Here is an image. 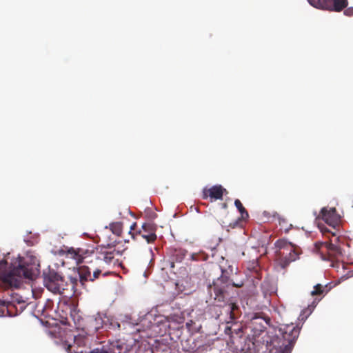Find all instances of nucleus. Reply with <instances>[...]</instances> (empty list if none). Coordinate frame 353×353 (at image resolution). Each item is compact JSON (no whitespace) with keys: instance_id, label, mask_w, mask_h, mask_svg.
Listing matches in <instances>:
<instances>
[{"instance_id":"1","label":"nucleus","mask_w":353,"mask_h":353,"mask_svg":"<svg viewBox=\"0 0 353 353\" xmlns=\"http://www.w3.org/2000/svg\"><path fill=\"white\" fill-rule=\"evenodd\" d=\"M321 216L322 220L329 226L331 229L327 228L326 226L319 223L318 226L323 235L327 234H331L329 241H318L314 244L315 249L321 254V259L325 261L331 262V266L339 269L340 266L344 269L345 264L341 262L342 258L341 248L337 245L339 241L340 236H337L336 234V227L339 226L341 217L337 214L335 208H323L321 210Z\"/></svg>"},{"instance_id":"2","label":"nucleus","mask_w":353,"mask_h":353,"mask_svg":"<svg viewBox=\"0 0 353 353\" xmlns=\"http://www.w3.org/2000/svg\"><path fill=\"white\" fill-rule=\"evenodd\" d=\"M5 260L0 261V287L5 290L18 288L24 279H33L37 269L27 262L21 261L17 266L8 267Z\"/></svg>"},{"instance_id":"3","label":"nucleus","mask_w":353,"mask_h":353,"mask_svg":"<svg viewBox=\"0 0 353 353\" xmlns=\"http://www.w3.org/2000/svg\"><path fill=\"white\" fill-rule=\"evenodd\" d=\"M89 341L88 336L79 334L74 336L72 343L65 341L62 343V345L69 353H128L134 351L132 346L119 339L113 341H103L101 343L100 347L87 352L83 350V348L88 345Z\"/></svg>"},{"instance_id":"4","label":"nucleus","mask_w":353,"mask_h":353,"mask_svg":"<svg viewBox=\"0 0 353 353\" xmlns=\"http://www.w3.org/2000/svg\"><path fill=\"white\" fill-rule=\"evenodd\" d=\"M242 285L243 283H234L223 271L221 276L214 281L212 285L208 286L210 296H213L217 303H228L227 310L230 313L231 320L236 319L241 314V310L236 303L230 301L229 289L233 287L240 288Z\"/></svg>"},{"instance_id":"5","label":"nucleus","mask_w":353,"mask_h":353,"mask_svg":"<svg viewBox=\"0 0 353 353\" xmlns=\"http://www.w3.org/2000/svg\"><path fill=\"white\" fill-rule=\"evenodd\" d=\"M281 336L273 338L267 342L269 353H290L299 336L300 329L293 324L284 325L280 327Z\"/></svg>"},{"instance_id":"6","label":"nucleus","mask_w":353,"mask_h":353,"mask_svg":"<svg viewBox=\"0 0 353 353\" xmlns=\"http://www.w3.org/2000/svg\"><path fill=\"white\" fill-rule=\"evenodd\" d=\"M274 245L276 248V255L279 265L285 268L291 262L299 259L301 254L300 248L285 239L277 240Z\"/></svg>"},{"instance_id":"7","label":"nucleus","mask_w":353,"mask_h":353,"mask_svg":"<svg viewBox=\"0 0 353 353\" xmlns=\"http://www.w3.org/2000/svg\"><path fill=\"white\" fill-rule=\"evenodd\" d=\"M123 329H131V334L139 333L141 338L152 337L155 334H162L159 329V325L152 323L147 317L143 318L139 323H133L131 319L122 321Z\"/></svg>"},{"instance_id":"8","label":"nucleus","mask_w":353,"mask_h":353,"mask_svg":"<svg viewBox=\"0 0 353 353\" xmlns=\"http://www.w3.org/2000/svg\"><path fill=\"white\" fill-rule=\"evenodd\" d=\"M43 283L49 291L57 294H64L68 285L61 274L51 270L43 273Z\"/></svg>"},{"instance_id":"9","label":"nucleus","mask_w":353,"mask_h":353,"mask_svg":"<svg viewBox=\"0 0 353 353\" xmlns=\"http://www.w3.org/2000/svg\"><path fill=\"white\" fill-rule=\"evenodd\" d=\"M122 252L113 249L111 250L107 248H102L100 252L97 254V260L98 265H100L103 269L112 270L116 267L121 265V263L117 256H121Z\"/></svg>"},{"instance_id":"10","label":"nucleus","mask_w":353,"mask_h":353,"mask_svg":"<svg viewBox=\"0 0 353 353\" xmlns=\"http://www.w3.org/2000/svg\"><path fill=\"white\" fill-rule=\"evenodd\" d=\"M309 3L318 9L339 12L348 6L347 0H307Z\"/></svg>"},{"instance_id":"11","label":"nucleus","mask_w":353,"mask_h":353,"mask_svg":"<svg viewBox=\"0 0 353 353\" xmlns=\"http://www.w3.org/2000/svg\"><path fill=\"white\" fill-rule=\"evenodd\" d=\"M270 321V318L265 316L263 313H255L251 317L250 321L245 327V332L250 330L254 335H257L264 330L265 325Z\"/></svg>"},{"instance_id":"12","label":"nucleus","mask_w":353,"mask_h":353,"mask_svg":"<svg viewBox=\"0 0 353 353\" xmlns=\"http://www.w3.org/2000/svg\"><path fill=\"white\" fill-rule=\"evenodd\" d=\"M157 225L154 223L148 222L142 225L141 229L137 231L136 234H132V239L137 240L138 236H141L147 243H154L157 239Z\"/></svg>"},{"instance_id":"13","label":"nucleus","mask_w":353,"mask_h":353,"mask_svg":"<svg viewBox=\"0 0 353 353\" xmlns=\"http://www.w3.org/2000/svg\"><path fill=\"white\" fill-rule=\"evenodd\" d=\"M94 251L85 248H68L65 253L67 259H72L77 265H79L84 261L85 259L90 257Z\"/></svg>"},{"instance_id":"14","label":"nucleus","mask_w":353,"mask_h":353,"mask_svg":"<svg viewBox=\"0 0 353 353\" xmlns=\"http://www.w3.org/2000/svg\"><path fill=\"white\" fill-rule=\"evenodd\" d=\"M224 193H228L226 189L221 185H215L210 188H204L203 190V199H206L210 197L212 200L222 199Z\"/></svg>"},{"instance_id":"15","label":"nucleus","mask_w":353,"mask_h":353,"mask_svg":"<svg viewBox=\"0 0 353 353\" xmlns=\"http://www.w3.org/2000/svg\"><path fill=\"white\" fill-rule=\"evenodd\" d=\"M70 316H71L72 320L74 321V323L77 329H82L83 330H87L88 332H95L99 329V326L97 325L98 323H97V319H94V318L90 319L89 321H88V326L86 327H82V324L81 323L82 319H81L80 316H79L78 314H77L75 312V311H73L72 312H71Z\"/></svg>"},{"instance_id":"16","label":"nucleus","mask_w":353,"mask_h":353,"mask_svg":"<svg viewBox=\"0 0 353 353\" xmlns=\"http://www.w3.org/2000/svg\"><path fill=\"white\" fill-rule=\"evenodd\" d=\"M78 273L79 276V282L82 286H84L86 282L92 280V273L89 267L85 265L79 267L78 269Z\"/></svg>"},{"instance_id":"17","label":"nucleus","mask_w":353,"mask_h":353,"mask_svg":"<svg viewBox=\"0 0 353 353\" xmlns=\"http://www.w3.org/2000/svg\"><path fill=\"white\" fill-rule=\"evenodd\" d=\"M185 254L182 250H174L170 253V267H174V263L181 262L185 258Z\"/></svg>"},{"instance_id":"18","label":"nucleus","mask_w":353,"mask_h":353,"mask_svg":"<svg viewBox=\"0 0 353 353\" xmlns=\"http://www.w3.org/2000/svg\"><path fill=\"white\" fill-rule=\"evenodd\" d=\"M171 348L170 345L159 340L155 341V345L151 348L152 353H166L170 352Z\"/></svg>"},{"instance_id":"19","label":"nucleus","mask_w":353,"mask_h":353,"mask_svg":"<svg viewBox=\"0 0 353 353\" xmlns=\"http://www.w3.org/2000/svg\"><path fill=\"white\" fill-rule=\"evenodd\" d=\"M242 332V327L236 323H234L231 326L227 325L224 330L225 334L230 337L233 336V333H235L236 335H241Z\"/></svg>"},{"instance_id":"20","label":"nucleus","mask_w":353,"mask_h":353,"mask_svg":"<svg viewBox=\"0 0 353 353\" xmlns=\"http://www.w3.org/2000/svg\"><path fill=\"white\" fill-rule=\"evenodd\" d=\"M113 272L112 270L103 269L100 265L93 271V273L91 274L92 280L90 281H94L96 279H99V276L102 274L104 276L111 274Z\"/></svg>"},{"instance_id":"21","label":"nucleus","mask_w":353,"mask_h":353,"mask_svg":"<svg viewBox=\"0 0 353 353\" xmlns=\"http://www.w3.org/2000/svg\"><path fill=\"white\" fill-rule=\"evenodd\" d=\"M234 205L239 211V212L241 213V219H247L249 217V214L246 209L243 207L241 201L239 199H236L234 201Z\"/></svg>"},{"instance_id":"22","label":"nucleus","mask_w":353,"mask_h":353,"mask_svg":"<svg viewBox=\"0 0 353 353\" xmlns=\"http://www.w3.org/2000/svg\"><path fill=\"white\" fill-rule=\"evenodd\" d=\"M110 228L113 234L120 236L123 230V224L121 222H114L110 225Z\"/></svg>"},{"instance_id":"23","label":"nucleus","mask_w":353,"mask_h":353,"mask_svg":"<svg viewBox=\"0 0 353 353\" xmlns=\"http://www.w3.org/2000/svg\"><path fill=\"white\" fill-rule=\"evenodd\" d=\"M325 286H323L321 284H317L314 287V290L311 292L312 296L315 295H321L325 290Z\"/></svg>"},{"instance_id":"24","label":"nucleus","mask_w":353,"mask_h":353,"mask_svg":"<svg viewBox=\"0 0 353 353\" xmlns=\"http://www.w3.org/2000/svg\"><path fill=\"white\" fill-rule=\"evenodd\" d=\"M17 301V299L13 295V294H10V297L8 299H5L2 301L0 300V303L3 305H6L8 307L9 305H12L15 301Z\"/></svg>"},{"instance_id":"25","label":"nucleus","mask_w":353,"mask_h":353,"mask_svg":"<svg viewBox=\"0 0 353 353\" xmlns=\"http://www.w3.org/2000/svg\"><path fill=\"white\" fill-rule=\"evenodd\" d=\"M344 14L347 17H352L353 16V7H348L345 8L344 10Z\"/></svg>"},{"instance_id":"26","label":"nucleus","mask_w":353,"mask_h":353,"mask_svg":"<svg viewBox=\"0 0 353 353\" xmlns=\"http://www.w3.org/2000/svg\"><path fill=\"white\" fill-rule=\"evenodd\" d=\"M285 222H286V221H285V220L282 219V220H280V221H279V224H280V225H281V228L284 230L285 232H289V230H290L291 227H292V225L290 224V227L284 228V226L283 225V223H285Z\"/></svg>"},{"instance_id":"27","label":"nucleus","mask_w":353,"mask_h":353,"mask_svg":"<svg viewBox=\"0 0 353 353\" xmlns=\"http://www.w3.org/2000/svg\"><path fill=\"white\" fill-rule=\"evenodd\" d=\"M137 228V223L134 222L133 223V224L130 226V230L129 232V233L131 234V236L132 237V234H136V232H132L133 230H134Z\"/></svg>"},{"instance_id":"28","label":"nucleus","mask_w":353,"mask_h":353,"mask_svg":"<svg viewBox=\"0 0 353 353\" xmlns=\"http://www.w3.org/2000/svg\"><path fill=\"white\" fill-rule=\"evenodd\" d=\"M70 280H71V282L72 283V288H74V284L77 282V279L71 278Z\"/></svg>"},{"instance_id":"29","label":"nucleus","mask_w":353,"mask_h":353,"mask_svg":"<svg viewBox=\"0 0 353 353\" xmlns=\"http://www.w3.org/2000/svg\"><path fill=\"white\" fill-rule=\"evenodd\" d=\"M221 207L223 209H226L228 208V204L226 203H223L221 204Z\"/></svg>"},{"instance_id":"30","label":"nucleus","mask_w":353,"mask_h":353,"mask_svg":"<svg viewBox=\"0 0 353 353\" xmlns=\"http://www.w3.org/2000/svg\"><path fill=\"white\" fill-rule=\"evenodd\" d=\"M237 224H238V222H237V221H236V222L234 223V225H233L232 228H235V226H236Z\"/></svg>"},{"instance_id":"31","label":"nucleus","mask_w":353,"mask_h":353,"mask_svg":"<svg viewBox=\"0 0 353 353\" xmlns=\"http://www.w3.org/2000/svg\"><path fill=\"white\" fill-rule=\"evenodd\" d=\"M189 325H190V323H186V325H187V326H189Z\"/></svg>"}]
</instances>
